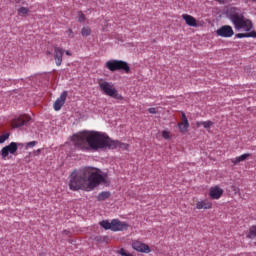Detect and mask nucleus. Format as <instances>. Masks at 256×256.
<instances>
[{
	"label": "nucleus",
	"mask_w": 256,
	"mask_h": 256,
	"mask_svg": "<svg viewBox=\"0 0 256 256\" xmlns=\"http://www.w3.org/2000/svg\"><path fill=\"white\" fill-rule=\"evenodd\" d=\"M235 38L236 39H245V38H248V35H247V33H238L235 35Z\"/></svg>",
	"instance_id": "bb28decb"
},
{
	"label": "nucleus",
	"mask_w": 256,
	"mask_h": 256,
	"mask_svg": "<svg viewBox=\"0 0 256 256\" xmlns=\"http://www.w3.org/2000/svg\"><path fill=\"white\" fill-rule=\"evenodd\" d=\"M110 197H111V192L102 191L100 194H98L97 200L98 201H105L106 199H109Z\"/></svg>",
	"instance_id": "a211bd4d"
},
{
	"label": "nucleus",
	"mask_w": 256,
	"mask_h": 256,
	"mask_svg": "<svg viewBox=\"0 0 256 256\" xmlns=\"http://www.w3.org/2000/svg\"><path fill=\"white\" fill-rule=\"evenodd\" d=\"M211 207H213V203L209 200H202L196 203V209H211Z\"/></svg>",
	"instance_id": "f3484780"
},
{
	"label": "nucleus",
	"mask_w": 256,
	"mask_h": 256,
	"mask_svg": "<svg viewBox=\"0 0 256 256\" xmlns=\"http://www.w3.org/2000/svg\"><path fill=\"white\" fill-rule=\"evenodd\" d=\"M17 13L20 17H25V15H28L29 14V8L27 7H20L18 10H17Z\"/></svg>",
	"instance_id": "412c9836"
},
{
	"label": "nucleus",
	"mask_w": 256,
	"mask_h": 256,
	"mask_svg": "<svg viewBox=\"0 0 256 256\" xmlns=\"http://www.w3.org/2000/svg\"><path fill=\"white\" fill-rule=\"evenodd\" d=\"M225 15L229 21L233 24L236 31H251L253 29V22L247 18H245V14L240 8L237 7H229L226 9Z\"/></svg>",
	"instance_id": "7ed1b4c3"
},
{
	"label": "nucleus",
	"mask_w": 256,
	"mask_h": 256,
	"mask_svg": "<svg viewBox=\"0 0 256 256\" xmlns=\"http://www.w3.org/2000/svg\"><path fill=\"white\" fill-rule=\"evenodd\" d=\"M178 128L180 133H187L189 131V120L187 119V115L185 112H182V122L178 124Z\"/></svg>",
	"instance_id": "ddd939ff"
},
{
	"label": "nucleus",
	"mask_w": 256,
	"mask_h": 256,
	"mask_svg": "<svg viewBox=\"0 0 256 256\" xmlns=\"http://www.w3.org/2000/svg\"><path fill=\"white\" fill-rule=\"evenodd\" d=\"M218 37H224V38H229V37H233V35L235 34V32L233 31V27L229 26V25H224L222 27H220L217 31H216Z\"/></svg>",
	"instance_id": "1a4fd4ad"
},
{
	"label": "nucleus",
	"mask_w": 256,
	"mask_h": 256,
	"mask_svg": "<svg viewBox=\"0 0 256 256\" xmlns=\"http://www.w3.org/2000/svg\"><path fill=\"white\" fill-rule=\"evenodd\" d=\"M67 33H68L69 37L73 38V29H71V28L68 29Z\"/></svg>",
	"instance_id": "2f4dec72"
},
{
	"label": "nucleus",
	"mask_w": 256,
	"mask_h": 256,
	"mask_svg": "<svg viewBox=\"0 0 256 256\" xmlns=\"http://www.w3.org/2000/svg\"><path fill=\"white\" fill-rule=\"evenodd\" d=\"M67 91H63L59 98L54 102V111H61V108L65 105V101H67Z\"/></svg>",
	"instance_id": "9b49d317"
},
{
	"label": "nucleus",
	"mask_w": 256,
	"mask_h": 256,
	"mask_svg": "<svg viewBox=\"0 0 256 256\" xmlns=\"http://www.w3.org/2000/svg\"><path fill=\"white\" fill-rule=\"evenodd\" d=\"M72 141H74L75 149L84 151L85 153L99 151V149H127V144L119 140H113L106 133L97 131L84 130L74 134Z\"/></svg>",
	"instance_id": "f257e3e1"
},
{
	"label": "nucleus",
	"mask_w": 256,
	"mask_h": 256,
	"mask_svg": "<svg viewBox=\"0 0 256 256\" xmlns=\"http://www.w3.org/2000/svg\"><path fill=\"white\" fill-rule=\"evenodd\" d=\"M95 241H97L98 243H107V241H109V237H107V236H97L95 238Z\"/></svg>",
	"instance_id": "5701e85b"
},
{
	"label": "nucleus",
	"mask_w": 256,
	"mask_h": 256,
	"mask_svg": "<svg viewBox=\"0 0 256 256\" xmlns=\"http://www.w3.org/2000/svg\"><path fill=\"white\" fill-rule=\"evenodd\" d=\"M100 227H103L106 231H108V229L112 231V222H109V220H103L100 222Z\"/></svg>",
	"instance_id": "6ab92c4d"
},
{
	"label": "nucleus",
	"mask_w": 256,
	"mask_h": 256,
	"mask_svg": "<svg viewBox=\"0 0 256 256\" xmlns=\"http://www.w3.org/2000/svg\"><path fill=\"white\" fill-rule=\"evenodd\" d=\"M36 153H37V155H40V154H41V149H38V150L36 151Z\"/></svg>",
	"instance_id": "72a5a7b5"
},
{
	"label": "nucleus",
	"mask_w": 256,
	"mask_h": 256,
	"mask_svg": "<svg viewBox=\"0 0 256 256\" xmlns=\"http://www.w3.org/2000/svg\"><path fill=\"white\" fill-rule=\"evenodd\" d=\"M117 253L118 255H121V256H134L133 254L127 253L125 248H121L120 250H117Z\"/></svg>",
	"instance_id": "393cba45"
},
{
	"label": "nucleus",
	"mask_w": 256,
	"mask_h": 256,
	"mask_svg": "<svg viewBox=\"0 0 256 256\" xmlns=\"http://www.w3.org/2000/svg\"><path fill=\"white\" fill-rule=\"evenodd\" d=\"M132 249H134V251H137L138 253H149L151 251L149 245L139 240H134L132 242Z\"/></svg>",
	"instance_id": "6e6552de"
},
{
	"label": "nucleus",
	"mask_w": 256,
	"mask_h": 256,
	"mask_svg": "<svg viewBox=\"0 0 256 256\" xmlns=\"http://www.w3.org/2000/svg\"><path fill=\"white\" fill-rule=\"evenodd\" d=\"M101 183H105L103 175L95 172L93 167H84L70 174L68 185L70 191H93Z\"/></svg>",
	"instance_id": "f03ea898"
},
{
	"label": "nucleus",
	"mask_w": 256,
	"mask_h": 256,
	"mask_svg": "<svg viewBox=\"0 0 256 256\" xmlns=\"http://www.w3.org/2000/svg\"><path fill=\"white\" fill-rule=\"evenodd\" d=\"M10 134L6 133L0 136V145L5 143V141H7V139H9Z\"/></svg>",
	"instance_id": "a878e982"
},
{
	"label": "nucleus",
	"mask_w": 256,
	"mask_h": 256,
	"mask_svg": "<svg viewBox=\"0 0 256 256\" xmlns=\"http://www.w3.org/2000/svg\"><path fill=\"white\" fill-rule=\"evenodd\" d=\"M98 85L101 91L104 93V95L112 97V99H117L118 101H123V95L119 94L113 83L102 81L99 82Z\"/></svg>",
	"instance_id": "39448f33"
},
{
	"label": "nucleus",
	"mask_w": 256,
	"mask_h": 256,
	"mask_svg": "<svg viewBox=\"0 0 256 256\" xmlns=\"http://www.w3.org/2000/svg\"><path fill=\"white\" fill-rule=\"evenodd\" d=\"M129 224L127 222H121L119 219L112 220V231H127Z\"/></svg>",
	"instance_id": "9d476101"
},
{
	"label": "nucleus",
	"mask_w": 256,
	"mask_h": 256,
	"mask_svg": "<svg viewBox=\"0 0 256 256\" xmlns=\"http://www.w3.org/2000/svg\"><path fill=\"white\" fill-rule=\"evenodd\" d=\"M63 53H65V50H63V48H54V59L57 67H61V63H63Z\"/></svg>",
	"instance_id": "f8f14e48"
},
{
	"label": "nucleus",
	"mask_w": 256,
	"mask_h": 256,
	"mask_svg": "<svg viewBox=\"0 0 256 256\" xmlns=\"http://www.w3.org/2000/svg\"><path fill=\"white\" fill-rule=\"evenodd\" d=\"M201 125H203L204 129H211V126L213 125V122L210 121V120L197 122V127H201Z\"/></svg>",
	"instance_id": "aec40b11"
},
{
	"label": "nucleus",
	"mask_w": 256,
	"mask_h": 256,
	"mask_svg": "<svg viewBox=\"0 0 256 256\" xmlns=\"http://www.w3.org/2000/svg\"><path fill=\"white\" fill-rule=\"evenodd\" d=\"M29 121H31V117L29 115H20L12 120V127L14 129H19V127L27 125Z\"/></svg>",
	"instance_id": "0eeeda50"
},
{
	"label": "nucleus",
	"mask_w": 256,
	"mask_h": 256,
	"mask_svg": "<svg viewBox=\"0 0 256 256\" xmlns=\"http://www.w3.org/2000/svg\"><path fill=\"white\" fill-rule=\"evenodd\" d=\"M19 146H21V143L11 142L9 145L3 147L0 151L2 159H7V157H9V153L10 155H15Z\"/></svg>",
	"instance_id": "423d86ee"
},
{
	"label": "nucleus",
	"mask_w": 256,
	"mask_h": 256,
	"mask_svg": "<svg viewBox=\"0 0 256 256\" xmlns=\"http://www.w3.org/2000/svg\"><path fill=\"white\" fill-rule=\"evenodd\" d=\"M82 37H89L91 35V28L89 26H84L81 30Z\"/></svg>",
	"instance_id": "4be33fe9"
},
{
	"label": "nucleus",
	"mask_w": 256,
	"mask_h": 256,
	"mask_svg": "<svg viewBox=\"0 0 256 256\" xmlns=\"http://www.w3.org/2000/svg\"><path fill=\"white\" fill-rule=\"evenodd\" d=\"M105 67H107L108 70L112 73H115V71H124V73H131V67H129V63L123 60L110 59L106 62Z\"/></svg>",
	"instance_id": "20e7f679"
},
{
	"label": "nucleus",
	"mask_w": 256,
	"mask_h": 256,
	"mask_svg": "<svg viewBox=\"0 0 256 256\" xmlns=\"http://www.w3.org/2000/svg\"><path fill=\"white\" fill-rule=\"evenodd\" d=\"M209 195L212 199H221L223 195V189H221L219 186L211 187Z\"/></svg>",
	"instance_id": "4468645a"
},
{
	"label": "nucleus",
	"mask_w": 256,
	"mask_h": 256,
	"mask_svg": "<svg viewBox=\"0 0 256 256\" xmlns=\"http://www.w3.org/2000/svg\"><path fill=\"white\" fill-rule=\"evenodd\" d=\"M162 137H163V139H170L171 134L169 133V131L163 130L162 131Z\"/></svg>",
	"instance_id": "cd10ccee"
},
{
	"label": "nucleus",
	"mask_w": 256,
	"mask_h": 256,
	"mask_svg": "<svg viewBox=\"0 0 256 256\" xmlns=\"http://www.w3.org/2000/svg\"><path fill=\"white\" fill-rule=\"evenodd\" d=\"M69 233H70L69 230H64L63 231V235H69Z\"/></svg>",
	"instance_id": "473e14b6"
},
{
	"label": "nucleus",
	"mask_w": 256,
	"mask_h": 256,
	"mask_svg": "<svg viewBox=\"0 0 256 256\" xmlns=\"http://www.w3.org/2000/svg\"><path fill=\"white\" fill-rule=\"evenodd\" d=\"M86 17L85 14H83L82 11L78 12V22L79 23H85Z\"/></svg>",
	"instance_id": "b1692460"
},
{
	"label": "nucleus",
	"mask_w": 256,
	"mask_h": 256,
	"mask_svg": "<svg viewBox=\"0 0 256 256\" xmlns=\"http://www.w3.org/2000/svg\"><path fill=\"white\" fill-rule=\"evenodd\" d=\"M182 19H184L186 25H189V27H197V20L195 17L189 14H183Z\"/></svg>",
	"instance_id": "2eb2a0df"
},
{
	"label": "nucleus",
	"mask_w": 256,
	"mask_h": 256,
	"mask_svg": "<svg viewBox=\"0 0 256 256\" xmlns=\"http://www.w3.org/2000/svg\"><path fill=\"white\" fill-rule=\"evenodd\" d=\"M65 53H66V55H69V56L71 55V52H69V51H66Z\"/></svg>",
	"instance_id": "f704fd0d"
},
{
	"label": "nucleus",
	"mask_w": 256,
	"mask_h": 256,
	"mask_svg": "<svg viewBox=\"0 0 256 256\" xmlns=\"http://www.w3.org/2000/svg\"><path fill=\"white\" fill-rule=\"evenodd\" d=\"M36 145H37V141H31L26 144V147L27 149H29V147H35Z\"/></svg>",
	"instance_id": "c85d7f7f"
},
{
	"label": "nucleus",
	"mask_w": 256,
	"mask_h": 256,
	"mask_svg": "<svg viewBox=\"0 0 256 256\" xmlns=\"http://www.w3.org/2000/svg\"><path fill=\"white\" fill-rule=\"evenodd\" d=\"M248 1H252V3H256V0H248Z\"/></svg>",
	"instance_id": "c9c22d12"
},
{
	"label": "nucleus",
	"mask_w": 256,
	"mask_h": 256,
	"mask_svg": "<svg viewBox=\"0 0 256 256\" xmlns=\"http://www.w3.org/2000/svg\"><path fill=\"white\" fill-rule=\"evenodd\" d=\"M249 157H251V154L245 153V154H242L235 158H232L231 163H233V165H239V163H243V161H247V159H249Z\"/></svg>",
	"instance_id": "dca6fc26"
},
{
	"label": "nucleus",
	"mask_w": 256,
	"mask_h": 256,
	"mask_svg": "<svg viewBox=\"0 0 256 256\" xmlns=\"http://www.w3.org/2000/svg\"><path fill=\"white\" fill-rule=\"evenodd\" d=\"M148 113H150V115H156L157 114V109L156 108H149Z\"/></svg>",
	"instance_id": "7c9ffc66"
},
{
	"label": "nucleus",
	"mask_w": 256,
	"mask_h": 256,
	"mask_svg": "<svg viewBox=\"0 0 256 256\" xmlns=\"http://www.w3.org/2000/svg\"><path fill=\"white\" fill-rule=\"evenodd\" d=\"M248 38L251 37L252 39H256V32L255 31H251L247 33Z\"/></svg>",
	"instance_id": "c756f323"
}]
</instances>
